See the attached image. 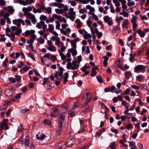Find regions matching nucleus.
<instances>
[{
	"mask_svg": "<svg viewBox=\"0 0 149 149\" xmlns=\"http://www.w3.org/2000/svg\"><path fill=\"white\" fill-rule=\"evenodd\" d=\"M113 1L116 7H118L120 6V4L118 2V0H113Z\"/></svg>",
	"mask_w": 149,
	"mask_h": 149,
	"instance_id": "31",
	"label": "nucleus"
},
{
	"mask_svg": "<svg viewBox=\"0 0 149 149\" xmlns=\"http://www.w3.org/2000/svg\"><path fill=\"white\" fill-rule=\"evenodd\" d=\"M62 107L63 109L66 110L68 109V104L66 102H65L62 105Z\"/></svg>",
	"mask_w": 149,
	"mask_h": 149,
	"instance_id": "27",
	"label": "nucleus"
},
{
	"mask_svg": "<svg viewBox=\"0 0 149 149\" xmlns=\"http://www.w3.org/2000/svg\"><path fill=\"white\" fill-rule=\"evenodd\" d=\"M28 56H29V57H30L32 59L34 60V61H36L34 57V55H33V53H29L28 54Z\"/></svg>",
	"mask_w": 149,
	"mask_h": 149,
	"instance_id": "53",
	"label": "nucleus"
},
{
	"mask_svg": "<svg viewBox=\"0 0 149 149\" xmlns=\"http://www.w3.org/2000/svg\"><path fill=\"white\" fill-rule=\"evenodd\" d=\"M24 64L23 62L21 61L20 63L19 64H18L17 65V66L19 68H20L22 67Z\"/></svg>",
	"mask_w": 149,
	"mask_h": 149,
	"instance_id": "56",
	"label": "nucleus"
},
{
	"mask_svg": "<svg viewBox=\"0 0 149 149\" xmlns=\"http://www.w3.org/2000/svg\"><path fill=\"white\" fill-rule=\"evenodd\" d=\"M24 129V128L23 127L22 125H20V126L19 127L18 129V131L19 132H21L23 131V130Z\"/></svg>",
	"mask_w": 149,
	"mask_h": 149,
	"instance_id": "44",
	"label": "nucleus"
},
{
	"mask_svg": "<svg viewBox=\"0 0 149 149\" xmlns=\"http://www.w3.org/2000/svg\"><path fill=\"white\" fill-rule=\"evenodd\" d=\"M92 72L91 74V76L93 77L97 74V72L95 70H92Z\"/></svg>",
	"mask_w": 149,
	"mask_h": 149,
	"instance_id": "46",
	"label": "nucleus"
},
{
	"mask_svg": "<svg viewBox=\"0 0 149 149\" xmlns=\"http://www.w3.org/2000/svg\"><path fill=\"white\" fill-rule=\"evenodd\" d=\"M113 91L116 93L118 94L120 93L121 90L116 88L114 86H111V92L113 93Z\"/></svg>",
	"mask_w": 149,
	"mask_h": 149,
	"instance_id": "12",
	"label": "nucleus"
},
{
	"mask_svg": "<svg viewBox=\"0 0 149 149\" xmlns=\"http://www.w3.org/2000/svg\"><path fill=\"white\" fill-rule=\"evenodd\" d=\"M60 38H59L55 41V44L57 46H58V45L60 43Z\"/></svg>",
	"mask_w": 149,
	"mask_h": 149,
	"instance_id": "62",
	"label": "nucleus"
},
{
	"mask_svg": "<svg viewBox=\"0 0 149 149\" xmlns=\"http://www.w3.org/2000/svg\"><path fill=\"white\" fill-rule=\"evenodd\" d=\"M45 124L47 125H50L51 124L50 121L48 119H45L44 121Z\"/></svg>",
	"mask_w": 149,
	"mask_h": 149,
	"instance_id": "49",
	"label": "nucleus"
},
{
	"mask_svg": "<svg viewBox=\"0 0 149 149\" xmlns=\"http://www.w3.org/2000/svg\"><path fill=\"white\" fill-rule=\"evenodd\" d=\"M75 143V139L72 136H70L68 138L66 142L67 146L70 147L72 146Z\"/></svg>",
	"mask_w": 149,
	"mask_h": 149,
	"instance_id": "4",
	"label": "nucleus"
},
{
	"mask_svg": "<svg viewBox=\"0 0 149 149\" xmlns=\"http://www.w3.org/2000/svg\"><path fill=\"white\" fill-rule=\"evenodd\" d=\"M130 91V90L129 88H127L126 89L124 92L122 94V95H128L129 94V92Z\"/></svg>",
	"mask_w": 149,
	"mask_h": 149,
	"instance_id": "41",
	"label": "nucleus"
},
{
	"mask_svg": "<svg viewBox=\"0 0 149 149\" xmlns=\"http://www.w3.org/2000/svg\"><path fill=\"white\" fill-rule=\"evenodd\" d=\"M35 31L33 30H31V31L27 30L25 32V35H24L25 37H27L31 33H34Z\"/></svg>",
	"mask_w": 149,
	"mask_h": 149,
	"instance_id": "17",
	"label": "nucleus"
},
{
	"mask_svg": "<svg viewBox=\"0 0 149 149\" xmlns=\"http://www.w3.org/2000/svg\"><path fill=\"white\" fill-rule=\"evenodd\" d=\"M135 4V2L134 1H132L131 2H128L127 3V5L128 6H131L134 5Z\"/></svg>",
	"mask_w": 149,
	"mask_h": 149,
	"instance_id": "45",
	"label": "nucleus"
},
{
	"mask_svg": "<svg viewBox=\"0 0 149 149\" xmlns=\"http://www.w3.org/2000/svg\"><path fill=\"white\" fill-rule=\"evenodd\" d=\"M137 17L136 16H133L131 19V21L132 23H136V21Z\"/></svg>",
	"mask_w": 149,
	"mask_h": 149,
	"instance_id": "36",
	"label": "nucleus"
},
{
	"mask_svg": "<svg viewBox=\"0 0 149 149\" xmlns=\"http://www.w3.org/2000/svg\"><path fill=\"white\" fill-rule=\"evenodd\" d=\"M144 68V66L142 65H138L136 66L134 68V72H138L139 71H141L143 70Z\"/></svg>",
	"mask_w": 149,
	"mask_h": 149,
	"instance_id": "10",
	"label": "nucleus"
},
{
	"mask_svg": "<svg viewBox=\"0 0 149 149\" xmlns=\"http://www.w3.org/2000/svg\"><path fill=\"white\" fill-rule=\"evenodd\" d=\"M79 13L81 14H83L84 12H86L87 11V10L85 8L83 9H81L79 10Z\"/></svg>",
	"mask_w": 149,
	"mask_h": 149,
	"instance_id": "47",
	"label": "nucleus"
},
{
	"mask_svg": "<svg viewBox=\"0 0 149 149\" xmlns=\"http://www.w3.org/2000/svg\"><path fill=\"white\" fill-rule=\"evenodd\" d=\"M65 143L64 142H59L56 145V147L58 149H65L66 147Z\"/></svg>",
	"mask_w": 149,
	"mask_h": 149,
	"instance_id": "6",
	"label": "nucleus"
},
{
	"mask_svg": "<svg viewBox=\"0 0 149 149\" xmlns=\"http://www.w3.org/2000/svg\"><path fill=\"white\" fill-rule=\"evenodd\" d=\"M104 91L105 92H109L110 91L111 92V87L110 88L109 87H106L104 89Z\"/></svg>",
	"mask_w": 149,
	"mask_h": 149,
	"instance_id": "51",
	"label": "nucleus"
},
{
	"mask_svg": "<svg viewBox=\"0 0 149 149\" xmlns=\"http://www.w3.org/2000/svg\"><path fill=\"white\" fill-rule=\"evenodd\" d=\"M33 8L31 6H28L27 8L23 7L22 9V11L24 12V13H30L29 12L32 10Z\"/></svg>",
	"mask_w": 149,
	"mask_h": 149,
	"instance_id": "8",
	"label": "nucleus"
},
{
	"mask_svg": "<svg viewBox=\"0 0 149 149\" xmlns=\"http://www.w3.org/2000/svg\"><path fill=\"white\" fill-rule=\"evenodd\" d=\"M32 8H33V12L34 13H40L42 12L40 9L38 8V9H36L33 6H32Z\"/></svg>",
	"mask_w": 149,
	"mask_h": 149,
	"instance_id": "22",
	"label": "nucleus"
},
{
	"mask_svg": "<svg viewBox=\"0 0 149 149\" xmlns=\"http://www.w3.org/2000/svg\"><path fill=\"white\" fill-rule=\"evenodd\" d=\"M45 11L48 14H50L52 13V8L50 7H47L46 8Z\"/></svg>",
	"mask_w": 149,
	"mask_h": 149,
	"instance_id": "35",
	"label": "nucleus"
},
{
	"mask_svg": "<svg viewBox=\"0 0 149 149\" xmlns=\"http://www.w3.org/2000/svg\"><path fill=\"white\" fill-rule=\"evenodd\" d=\"M11 30L9 28L7 27L6 29V34L9 37L11 38V40L13 41H14L15 34L13 32H11L10 34L8 33L10 32Z\"/></svg>",
	"mask_w": 149,
	"mask_h": 149,
	"instance_id": "3",
	"label": "nucleus"
},
{
	"mask_svg": "<svg viewBox=\"0 0 149 149\" xmlns=\"http://www.w3.org/2000/svg\"><path fill=\"white\" fill-rule=\"evenodd\" d=\"M144 77L143 75H140L137 76L136 77V79L138 81L141 82L143 79Z\"/></svg>",
	"mask_w": 149,
	"mask_h": 149,
	"instance_id": "24",
	"label": "nucleus"
},
{
	"mask_svg": "<svg viewBox=\"0 0 149 149\" xmlns=\"http://www.w3.org/2000/svg\"><path fill=\"white\" fill-rule=\"evenodd\" d=\"M84 38L85 39L91 38V35L90 34H87L86 31H85V33L83 35Z\"/></svg>",
	"mask_w": 149,
	"mask_h": 149,
	"instance_id": "21",
	"label": "nucleus"
},
{
	"mask_svg": "<svg viewBox=\"0 0 149 149\" xmlns=\"http://www.w3.org/2000/svg\"><path fill=\"white\" fill-rule=\"evenodd\" d=\"M86 95L87 96L86 98L87 99V100L88 101V102L90 100L91 98V97L90 96V93H86Z\"/></svg>",
	"mask_w": 149,
	"mask_h": 149,
	"instance_id": "48",
	"label": "nucleus"
},
{
	"mask_svg": "<svg viewBox=\"0 0 149 149\" xmlns=\"http://www.w3.org/2000/svg\"><path fill=\"white\" fill-rule=\"evenodd\" d=\"M8 62V60L7 58H6L3 62V65H2L3 67L4 68H6L7 67V63Z\"/></svg>",
	"mask_w": 149,
	"mask_h": 149,
	"instance_id": "25",
	"label": "nucleus"
},
{
	"mask_svg": "<svg viewBox=\"0 0 149 149\" xmlns=\"http://www.w3.org/2000/svg\"><path fill=\"white\" fill-rule=\"evenodd\" d=\"M38 40L39 41L40 44H43L44 42L45 41L44 39L42 38L41 37H40L39 39H38Z\"/></svg>",
	"mask_w": 149,
	"mask_h": 149,
	"instance_id": "43",
	"label": "nucleus"
},
{
	"mask_svg": "<svg viewBox=\"0 0 149 149\" xmlns=\"http://www.w3.org/2000/svg\"><path fill=\"white\" fill-rule=\"evenodd\" d=\"M8 104L5 102L4 103L2 106L0 107V110L2 111L3 109H6L7 108L8 106Z\"/></svg>",
	"mask_w": 149,
	"mask_h": 149,
	"instance_id": "18",
	"label": "nucleus"
},
{
	"mask_svg": "<svg viewBox=\"0 0 149 149\" xmlns=\"http://www.w3.org/2000/svg\"><path fill=\"white\" fill-rule=\"evenodd\" d=\"M59 113V111L58 109L55 108H53L51 111V117H56L58 116Z\"/></svg>",
	"mask_w": 149,
	"mask_h": 149,
	"instance_id": "5",
	"label": "nucleus"
},
{
	"mask_svg": "<svg viewBox=\"0 0 149 149\" xmlns=\"http://www.w3.org/2000/svg\"><path fill=\"white\" fill-rule=\"evenodd\" d=\"M76 62L74 61H73L72 63L71 64L72 65V67H77V69L79 66V65H77L76 64Z\"/></svg>",
	"mask_w": 149,
	"mask_h": 149,
	"instance_id": "34",
	"label": "nucleus"
},
{
	"mask_svg": "<svg viewBox=\"0 0 149 149\" xmlns=\"http://www.w3.org/2000/svg\"><path fill=\"white\" fill-rule=\"evenodd\" d=\"M49 29V31L50 33H52V31L54 30V26L52 24H49L48 26Z\"/></svg>",
	"mask_w": 149,
	"mask_h": 149,
	"instance_id": "26",
	"label": "nucleus"
},
{
	"mask_svg": "<svg viewBox=\"0 0 149 149\" xmlns=\"http://www.w3.org/2000/svg\"><path fill=\"white\" fill-rule=\"evenodd\" d=\"M5 93L7 96H10L11 95V92L9 89H7L5 91Z\"/></svg>",
	"mask_w": 149,
	"mask_h": 149,
	"instance_id": "33",
	"label": "nucleus"
},
{
	"mask_svg": "<svg viewBox=\"0 0 149 149\" xmlns=\"http://www.w3.org/2000/svg\"><path fill=\"white\" fill-rule=\"evenodd\" d=\"M130 146L131 147V149H136V147L135 145V143L133 141H131L130 142Z\"/></svg>",
	"mask_w": 149,
	"mask_h": 149,
	"instance_id": "23",
	"label": "nucleus"
},
{
	"mask_svg": "<svg viewBox=\"0 0 149 149\" xmlns=\"http://www.w3.org/2000/svg\"><path fill=\"white\" fill-rule=\"evenodd\" d=\"M15 34V35H18L22 32L21 29H17L16 31Z\"/></svg>",
	"mask_w": 149,
	"mask_h": 149,
	"instance_id": "39",
	"label": "nucleus"
},
{
	"mask_svg": "<svg viewBox=\"0 0 149 149\" xmlns=\"http://www.w3.org/2000/svg\"><path fill=\"white\" fill-rule=\"evenodd\" d=\"M91 23L92 22L90 20V19L89 20H87V24L88 27H90Z\"/></svg>",
	"mask_w": 149,
	"mask_h": 149,
	"instance_id": "63",
	"label": "nucleus"
},
{
	"mask_svg": "<svg viewBox=\"0 0 149 149\" xmlns=\"http://www.w3.org/2000/svg\"><path fill=\"white\" fill-rule=\"evenodd\" d=\"M63 71H61L60 72H59L58 73V76H59L60 77L61 79H62L63 77Z\"/></svg>",
	"mask_w": 149,
	"mask_h": 149,
	"instance_id": "57",
	"label": "nucleus"
},
{
	"mask_svg": "<svg viewBox=\"0 0 149 149\" xmlns=\"http://www.w3.org/2000/svg\"><path fill=\"white\" fill-rule=\"evenodd\" d=\"M131 87L132 88H133L135 89H136V90H138L139 88V86H136L134 85H132L131 86Z\"/></svg>",
	"mask_w": 149,
	"mask_h": 149,
	"instance_id": "64",
	"label": "nucleus"
},
{
	"mask_svg": "<svg viewBox=\"0 0 149 149\" xmlns=\"http://www.w3.org/2000/svg\"><path fill=\"white\" fill-rule=\"evenodd\" d=\"M34 41V39H30L29 40H27V43L28 44H32V43Z\"/></svg>",
	"mask_w": 149,
	"mask_h": 149,
	"instance_id": "59",
	"label": "nucleus"
},
{
	"mask_svg": "<svg viewBox=\"0 0 149 149\" xmlns=\"http://www.w3.org/2000/svg\"><path fill=\"white\" fill-rule=\"evenodd\" d=\"M47 49L48 50L52 52H55L56 51V47L53 45L49 46Z\"/></svg>",
	"mask_w": 149,
	"mask_h": 149,
	"instance_id": "14",
	"label": "nucleus"
},
{
	"mask_svg": "<svg viewBox=\"0 0 149 149\" xmlns=\"http://www.w3.org/2000/svg\"><path fill=\"white\" fill-rule=\"evenodd\" d=\"M104 60L103 61V65L105 67L107 65V61L109 59V58L106 56H104L102 57Z\"/></svg>",
	"mask_w": 149,
	"mask_h": 149,
	"instance_id": "19",
	"label": "nucleus"
},
{
	"mask_svg": "<svg viewBox=\"0 0 149 149\" xmlns=\"http://www.w3.org/2000/svg\"><path fill=\"white\" fill-rule=\"evenodd\" d=\"M8 80L10 82L13 84L15 83L16 82L15 79L13 77H9L8 79Z\"/></svg>",
	"mask_w": 149,
	"mask_h": 149,
	"instance_id": "40",
	"label": "nucleus"
},
{
	"mask_svg": "<svg viewBox=\"0 0 149 149\" xmlns=\"http://www.w3.org/2000/svg\"><path fill=\"white\" fill-rule=\"evenodd\" d=\"M34 85V83H30L28 85L29 87L30 88H33Z\"/></svg>",
	"mask_w": 149,
	"mask_h": 149,
	"instance_id": "60",
	"label": "nucleus"
},
{
	"mask_svg": "<svg viewBox=\"0 0 149 149\" xmlns=\"http://www.w3.org/2000/svg\"><path fill=\"white\" fill-rule=\"evenodd\" d=\"M46 19L47 17L46 16H45L42 15H41L40 17V19L41 20L46 21Z\"/></svg>",
	"mask_w": 149,
	"mask_h": 149,
	"instance_id": "38",
	"label": "nucleus"
},
{
	"mask_svg": "<svg viewBox=\"0 0 149 149\" xmlns=\"http://www.w3.org/2000/svg\"><path fill=\"white\" fill-rule=\"evenodd\" d=\"M115 143L114 142H112L111 143L109 147L111 149H115V147L114 146Z\"/></svg>",
	"mask_w": 149,
	"mask_h": 149,
	"instance_id": "50",
	"label": "nucleus"
},
{
	"mask_svg": "<svg viewBox=\"0 0 149 149\" xmlns=\"http://www.w3.org/2000/svg\"><path fill=\"white\" fill-rule=\"evenodd\" d=\"M24 143L25 146H28L30 143V141L29 138L28 136L25 137L24 140Z\"/></svg>",
	"mask_w": 149,
	"mask_h": 149,
	"instance_id": "15",
	"label": "nucleus"
},
{
	"mask_svg": "<svg viewBox=\"0 0 149 149\" xmlns=\"http://www.w3.org/2000/svg\"><path fill=\"white\" fill-rule=\"evenodd\" d=\"M124 75L126 79H129L130 77L132 76V74L130 71H127L124 73Z\"/></svg>",
	"mask_w": 149,
	"mask_h": 149,
	"instance_id": "16",
	"label": "nucleus"
},
{
	"mask_svg": "<svg viewBox=\"0 0 149 149\" xmlns=\"http://www.w3.org/2000/svg\"><path fill=\"white\" fill-rule=\"evenodd\" d=\"M120 14L125 17H128L129 15V13H128L124 11L120 12Z\"/></svg>",
	"mask_w": 149,
	"mask_h": 149,
	"instance_id": "28",
	"label": "nucleus"
},
{
	"mask_svg": "<svg viewBox=\"0 0 149 149\" xmlns=\"http://www.w3.org/2000/svg\"><path fill=\"white\" fill-rule=\"evenodd\" d=\"M8 120L7 119H5L2 122V123H1L0 125V131L3 130L5 126L6 123H8Z\"/></svg>",
	"mask_w": 149,
	"mask_h": 149,
	"instance_id": "9",
	"label": "nucleus"
},
{
	"mask_svg": "<svg viewBox=\"0 0 149 149\" xmlns=\"http://www.w3.org/2000/svg\"><path fill=\"white\" fill-rule=\"evenodd\" d=\"M5 19H1L0 20L1 23L2 25H4L5 24L6 20Z\"/></svg>",
	"mask_w": 149,
	"mask_h": 149,
	"instance_id": "61",
	"label": "nucleus"
},
{
	"mask_svg": "<svg viewBox=\"0 0 149 149\" xmlns=\"http://www.w3.org/2000/svg\"><path fill=\"white\" fill-rule=\"evenodd\" d=\"M49 54H50L49 53L46 54L43 56V57H44L48 58L49 59H50L51 56H50Z\"/></svg>",
	"mask_w": 149,
	"mask_h": 149,
	"instance_id": "58",
	"label": "nucleus"
},
{
	"mask_svg": "<svg viewBox=\"0 0 149 149\" xmlns=\"http://www.w3.org/2000/svg\"><path fill=\"white\" fill-rule=\"evenodd\" d=\"M54 20V19L52 17L50 18L49 19H46V22L47 23H49V22H52Z\"/></svg>",
	"mask_w": 149,
	"mask_h": 149,
	"instance_id": "42",
	"label": "nucleus"
},
{
	"mask_svg": "<svg viewBox=\"0 0 149 149\" xmlns=\"http://www.w3.org/2000/svg\"><path fill=\"white\" fill-rule=\"evenodd\" d=\"M128 24L129 20L127 19H125L122 24V27L123 28H124L126 26H127Z\"/></svg>",
	"mask_w": 149,
	"mask_h": 149,
	"instance_id": "20",
	"label": "nucleus"
},
{
	"mask_svg": "<svg viewBox=\"0 0 149 149\" xmlns=\"http://www.w3.org/2000/svg\"><path fill=\"white\" fill-rule=\"evenodd\" d=\"M67 68L68 69H71L72 70H74L76 69L77 67H72L71 62H69L67 63V65L66 66Z\"/></svg>",
	"mask_w": 149,
	"mask_h": 149,
	"instance_id": "13",
	"label": "nucleus"
},
{
	"mask_svg": "<svg viewBox=\"0 0 149 149\" xmlns=\"http://www.w3.org/2000/svg\"><path fill=\"white\" fill-rule=\"evenodd\" d=\"M71 45L73 48L76 49V43L72 41L71 42Z\"/></svg>",
	"mask_w": 149,
	"mask_h": 149,
	"instance_id": "52",
	"label": "nucleus"
},
{
	"mask_svg": "<svg viewBox=\"0 0 149 149\" xmlns=\"http://www.w3.org/2000/svg\"><path fill=\"white\" fill-rule=\"evenodd\" d=\"M4 10L5 11H7L8 12L11 13H13L14 12V9H13V7L11 6H8L7 7L4 8Z\"/></svg>",
	"mask_w": 149,
	"mask_h": 149,
	"instance_id": "11",
	"label": "nucleus"
},
{
	"mask_svg": "<svg viewBox=\"0 0 149 149\" xmlns=\"http://www.w3.org/2000/svg\"><path fill=\"white\" fill-rule=\"evenodd\" d=\"M23 15L26 17V19H30L33 24H35L37 22V20L35 15L32 13H24Z\"/></svg>",
	"mask_w": 149,
	"mask_h": 149,
	"instance_id": "2",
	"label": "nucleus"
},
{
	"mask_svg": "<svg viewBox=\"0 0 149 149\" xmlns=\"http://www.w3.org/2000/svg\"><path fill=\"white\" fill-rule=\"evenodd\" d=\"M59 55L61 57V59L63 60H65L66 59V56L62 52H59Z\"/></svg>",
	"mask_w": 149,
	"mask_h": 149,
	"instance_id": "32",
	"label": "nucleus"
},
{
	"mask_svg": "<svg viewBox=\"0 0 149 149\" xmlns=\"http://www.w3.org/2000/svg\"><path fill=\"white\" fill-rule=\"evenodd\" d=\"M103 19L104 22L106 23H107L110 26L112 25L113 22L112 20L110 19V17L108 15H106L103 17Z\"/></svg>",
	"mask_w": 149,
	"mask_h": 149,
	"instance_id": "7",
	"label": "nucleus"
},
{
	"mask_svg": "<svg viewBox=\"0 0 149 149\" xmlns=\"http://www.w3.org/2000/svg\"><path fill=\"white\" fill-rule=\"evenodd\" d=\"M55 11L58 14H61L63 12V10L62 9H55Z\"/></svg>",
	"mask_w": 149,
	"mask_h": 149,
	"instance_id": "30",
	"label": "nucleus"
},
{
	"mask_svg": "<svg viewBox=\"0 0 149 149\" xmlns=\"http://www.w3.org/2000/svg\"><path fill=\"white\" fill-rule=\"evenodd\" d=\"M98 81L100 83H102L103 82V80L102 79V77L100 75H97L96 77Z\"/></svg>",
	"mask_w": 149,
	"mask_h": 149,
	"instance_id": "29",
	"label": "nucleus"
},
{
	"mask_svg": "<svg viewBox=\"0 0 149 149\" xmlns=\"http://www.w3.org/2000/svg\"><path fill=\"white\" fill-rule=\"evenodd\" d=\"M66 113L64 112L62 113L60 115L58 120V134L60 135L62 133V127L64 123L65 117L66 116Z\"/></svg>",
	"mask_w": 149,
	"mask_h": 149,
	"instance_id": "1",
	"label": "nucleus"
},
{
	"mask_svg": "<svg viewBox=\"0 0 149 149\" xmlns=\"http://www.w3.org/2000/svg\"><path fill=\"white\" fill-rule=\"evenodd\" d=\"M10 14L8 13H6L3 15V17L4 19H6L7 18H8V17L9 16Z\"/></svg>",
	"mask_w": 149,
	"mask_h": 149,
	"instance_id": "55",
	"label": "nucleus"
},
{
	"mask_svg": "<svg viewBox=\"0 0 149 149\" xmlns=\"http://www.w3.org/2000/svg\"><path fill=\"white\" fill-rule=\"evenodd\" d=\"M73 8H70L69 9V12H68V14L69 15H74L75 14V12L73 11Z\"/></svg>",
	"mask_w": 149,
	"mask_h": 149,
	"instance_id": "37",
	"label": "nucleus"
},
{
	"mask_svg": "<svg viewBox=\"0 0 149 149\" xmlns=\"http://www.w3.org/2000/svg\"><path fill=\"white\" fill-rule=\"evenodd\" d=\"M136 53H137V56H139L141 54L142 52L141 49H139V50L136 51Z\"/></svg>",
	"mask_w": 149,
	"mask_h": 149,
	"instance_id": "54",
	"label": "nucleus"
}]
</instances>
